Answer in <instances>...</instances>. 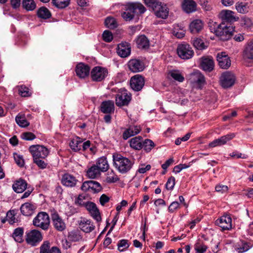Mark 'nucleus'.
Instances as JSON below:
<instances>
[{
	"label": "nucleus",
	"instance_id": "obj_1",
	"mask_svg": "<svg viewBox=\"0 0 253 253\" xmlns=\"http://www.w3.org/2000/svg\"><path fill=\"white\" fill-rule=\"evenodd\" d=\"M114 165L117 169L122 174L128 172L132 167L133 162L120 155L113 156Z\"/></svg>",
	"mask_w": 253,
	"mask_h": 253
},
{
	"label": "nucleus",
	"instance_id": "obj_2",
	"mask_svg": "<svg viewBox=\"0 0 253 253\" xmlns=\"http://www.w3.org/2000/svg\"><path fill=\"white\" fill-rule=\"evenodd\" d=\"M33 223L34 226L39 227L43 230H47L50 224L49 215L45 212H40L34 218Z\"/></svg>",
	"mask_w": 253,
	"mask_h": 253
},
{
	"label": "nucleus",
	"instance_id": "obj_3",
	"mask_svg": "<svg viewBox=\"0 0 253 253\" xmlns=\"http://www.w3.org/2000/svg\"><path fill=\"white\" fill-rule=\"evenodd\" d=\"M131 99V93L125 88H121L116 95V104L119 107L127 106Z\"/></svg>",
	"mask_w": 253,
	"mask_h": 253
},
{
	"label": "nucleus",
	"instance_id": "obj_4",
	"mask_svg": "<svg viewBox=\"0 0 253 253\" xmlns=\"http://www.w3.org/2000/svg\"><path fill=\"white\" fill-rule=\"evenodd\" d=\"M29 151L32 155L33 159L45 158L49 154L48 149L43 145H32L29 148Z\"/></svg>",
	"mask_w": 253,
	"mask_h": 253
},
{
	"label": "nucleus",
	"instance_id": "obj_5",
	"mask_svg": "<svg viewBox=\"0 0 253 253\" xmlns=\"http://www.w3.org/2000/svg\"><path fill=\"white\" fill-rule=\"evenodd\" d=\"M176 51L178 56L184 60L190 59L194 55V51L192 47L187 43L179 44Z\"/></svg>",
	"mask_w": 253,
	"mask_h": 253
},
{
	"label": "nucleus",
	"instance_id": "obj_6",
	"mask_svg": "<svg viewBox=\"0 0 253 253\" xmlns=\"http://www.w3.org/2000/svg\"><path fill=\"white\" fill-rule=\"evenodd\" d=\"M42 239V233L38 230H32L26 232V241L28 244L31 246H36Z\"/></svg>",
	"mask_w": 253,
	"mask_h": 253
},
{
	"label": "nucleus",
	"instance_id": "obj_7",
	"mask_svg": "<svg viewBox=\"0 0 253 253\" xmlns=\"http://www.w3.org/2000/svg\"><path fill=\"white\" fill-rule=\"evenodd\" d=\"M50 213L54 228L59 231H63L66 225L57 211L53 209L50 210Z\"/></svg>",
	"mask_w": 253,
	"mask_h": 253
},
{
	"label": "nucleus",
	"instance_id": "obj_8",
	"mask_svg": "<svg viewBox=\"0 0 253 253\" xmlns=\"http://www.w3.org/2000/svg\"><path fill=\"white\" fill-rule=\"evenodd\" d=\"M223 26L221 27V30L219 32L217 37L222 41H227L229 40L233 35L234 31V27L231 25L230 24H225L223 22L222 23Z\"/></svg>",
	"mask_w": 253,
	"mask_h": 253
},
{
	"label": "nucleus",
	"instance_id": "obj_9",
	"mask_svg": "<svg viewBox=\"0 0 253 253\" xmlns=\"http://www.w3.org/2000/svg\"><path fill=\"white\" fill-rule=\"evenodd\" d=\"M200 66L203 70L211 72L214 67L213 58L211 56H203L199 59Z\"/></svg>",
	"mask_w": 253,
	"mask_h": 253
},
{
	"label": "nucleus",
	"instance_id": "obj_10",
	"mask_svg": "<svg viewBox=\"0 0 253 253\" xmlns=\"http://www.w3.org/2000/svg\"><path fill=\"white\" fill-rule=\"evenodd\" d=\"M108 74L107 69L101 66H95L90 71L92 79H104Z\"/></svg>",
	"mask_w": 253,
	"mask_h": 253
},
{
	"label": "nucleus",
	"instance_id": "obj_11",
	"mask_svg": "<svg viewBox=\"0 0 253 253\" xmlns=\"http://www.w3.org/2000/svg\"><path fill=\"white\" fill-rule=\"evenodd\" d=\"M85 208L92 218L97 222H100L101 220L99 210L94 203L89 201Z\"/></svg>",
	"mask_w": 253,
	"mask_h": 253
},
{
	"label": "nucleus",
	"instance_id": "obj_12",
	"mask_svg": "<svg viewBox=\"0 0 253 253\" xmlns=\"http://www.w3.org/2000/svg\"><path fill=\"white\" fill-rule=\"evenodd\" d=\"M216 59L219 67L224 69H227L231 66V60L229 56L224 52L218 53Z\"/></svg>",
	"mask_w": 253,
	"mask_h": 253
},
{
	"label": "nucleus",
	"instance_id": "obj_13",
	"mask_svg": "<svg viewBox=\"0 0 253 253\" xmlns=\"http://www.w3.org/2000/svg\"><path fill=\"white\" fill-rule=\"evenodd\" d=\"M235 136V134L234 133H230L214 140L209 143V146L211 148L222 146L225 144L227 142L232 139Z\"/></svg>",
	"mask_w": 253,
	"mask_h": 253
},
{
	"label": "nucleus",
	"instance_id": "obj_14",
	"mask_svg": "<svg viewBox=\"0 0 253 253\" xmlns=\"http://www.w3.org/2000/svg\"><path fill=\"white\" fill-rule=\"evenodd\" d=\"M117 52L122 58L129 56L131 53V46L130 43L126 42H123L118 45Z\"/></svg>",
	"mask_w": 253,
	"mask_h": 253
},
{
	"label": "nucleus",
	"instance_id": "obj_15",
	"mask_svg": "<svg viewBox=\"0 0 253 253\" xmlns=\"http://www.w3.org/2000/svg\"><path fill=\"white\" fill-rule=\"evenodd\" d=\"M90 71V68L87 64L80 62L76 66V73L80 78H85L88 76Z\"/></svg>",
	"mask_w": 253,
	"mask_h": 253
},
{
	"label": "nucleus",
	"instance_id": "obj_16",
	"mask_svg": "<svg viewBox=\"0 0 253 253\" xmlns=\"http://www.w3.org/2000/svg\"><path fill=\"white\" fill-rule=\"evenodd\" d=\"M215 224L223 230H229L232 228V218L229 215L222 216L215 221Z\"/></svg>",
	"mask_w": 253,
	"mask_h": 253
},
{
	"label": "nucleus",
	"instance_id": "obj_17",
	"mask_svg": "<svg viewBox=\"0 0 253 253\" xmlns=\"http://www.w3.org/2000/svg\"><path fill=\"white\" fill-rule=\"evenodd\" d=\"M153 11L157 17L164 19L168 17L169 13V9L166 4L162 2H161Z\"/></svg>",
	"mask_w": 253,
	"mask_h": 253
},
{
	"label": "nucleus",
	"instance_id": "obj_18",
	"mask_svg": "<svg viewBox=\"0 0 253 253\" xmlns=\"http://www.w3.org/2000/svg\"><path fill=\"white\" fill-rule=\"evenodd\" d=\"M127 65L130 70L134 73L141 72L145 68L143 62L137 59H130Z\"/></svg>",
	"mask_w": 253,
	"mask_h": 253
},
{
	"label": "nucleus",
	"instance_id": "obj_19",
	"mask_svg": "<svg viewBox=\"0 0 253 253\" xmlns=\"http://www.w3.org/2000/svg\"><path fill=\"white\" fill-rule=\"evenodd\" d=\"M223 22L232 23L238 20L239 18L234 15V12L229 10H223L219 14Z\"/></svg>",
	"mask_w": 253,
	"mask_h": 253
},
{
	"label": "nucleus",
	"instance_id": "obj_20",
	"mask_svg": "<svg viewBox=\"0 0 253 253\" xmlns=\"http://www.w3.org/2000/svg\"><path fill=\"white\" fill-rule=\"evenodd\" d=\"M131 3H127L125 7V11L122 13V17L126 21H130L135 15V8Z\"/></svg>",
	"mask_w": 253,
	"mask_h": 253
},
{
	"label": "nucleus",
	"instance_id": "obj_21",
	"mask_svg": "<svg viewBox=\"0 0 253 253\" xmlns=\"http://www.w3.org/2000/svg\"><path fill=\"white\" fill-rule=\"evenodd\" d=\"M141 130L140 126H130L123 132V138L124 140H126L128 138L138 134Z\"/></svg>",
	"mask_w": 253,
	"mask_h": 253
},
{
	"label": "nucleus",
	"instance_id": "obj_22",
	"mask_svg": "<svg viewBox=\"0 0 253 253\" xmlns=\"http://www.w3.org/2000/svg\"><path fill=\"white\" fill-rule=\"evenodd\" d=\"M78 182V180L74 176L66 173L62 176L61 183L66 187H74Z\"/></svg>",
	"mask_w": 253,
	"mask_h": 253
},
{
	"label": "nucleus",
	"instance_id": "obj_23",
	"mask_svg": "<svg viewBox=\"0 0 253 253\" xmlns=\"http://www.w3.org/2000/svg\"><path fill=\"white\" fill-rule=\"evenodd\" d=\"M79 227L85 233H90L95 228V226L91 221L85 218L81 220L79 223Z\"/></svg>",
	"mask_w": 253,
	"mask_h": 253
},
{
	"label": "nucleus",
	"instance_id": "obj_24",
	"mask_svg": "<svg viewBox=\"0 0 253 253\" xmlns=\"http://www.w3.org/2000/svg\"><path fill=\"white\" fill-rule=\"evenodd\" d=\"M137 47L141 49H147L150 46L148 39L144 35L139 36L136 39Z\"/></svg>",
	"mask_w": 253,
	"mask_h": 253
},
{
	"label": "nucleus",
	"instance_id": "obj_25",
	"mask_svg": "<svg viewBox=\"0 0 253 253\" xmlns=\"http://www.w3.org/2000/svg\"><path fill=\"white\" fill-rule=\"evenodd\" d=\"M114 102L112 100L103 101L100 106L101 111L105 114H111L114 112Z\"/></svg>",
	"mask_w": 253,
	"mask_h": 253
},
{
	"label": "nucleus",
	"instance_id": "obj_26",
	"mask_svg": "<svg viewBox=\"0 0 253 253\" xmlns=\"http://www.w3.org/2000/svg\"><path fill=\"white\" fill-rule=\"evenodd\" d=\"M27 183L25 180L19 179L16 180L12 185L13 190L18 193H22L27 188Z\"/></svg>",
	"mask_w": 253,
	"mask_h": 253
},
{
	"label": "nucleus",
	"instance_id": "obj_27",
	"mask_svg": "<svg viewBox=\"0 0 253 253\" xmlns=\"http://www.w3.org/2000/svg\"><path fill=\"white\" fill-rule=\"evenodd\" d=\"M142 139V137L140 136L130 139L128 141L130 147L136 150L141 149L143 148Z\"/></svg>",
	"mask_w": 253,
	"mask_h": 253
},
{
	"label": "nucleus",
	"instance_id": "obj_28",
	"mask_svg": "<svg viewBox=\"0 0 253 253\" xmlns=\"http://www.w3.org/2000/svg\"><path fill=\"white\" fill-rule=\"evenodd\" d=\"M196 3L193 0H184L182 3V8L186 13H189L196 10Z\"/></svg>",
	"mask_w": 253,
	"mask_h": 253
},
{
	"label": "nucleus",
	"instance_id": "obj_29",
	"mask_svg": "<svg viewBox=\"0 0 253 253\" xmlns=\"http://www.w3.org/2000/svg\"><path fill=\"white\" fill-rule=\"evenodd\" d=\"M244 58L247 61H253V41L247 45L243 53Z\"/></svg>",
	"mask_w": 253,
	"mask_h": 253
},
{
	"label": "nucleus",
	"instance_id": "obj_30",
	"mask_svg": "<svg viewBox=\"0 0 253 253\" xmlns=\"http://www.w3.org/2000/svg\"><path fill=\"white\" fill-rule=\"evenodd\" d=\"M203 27V23L200 19L194 20L189 25V29L193 34L199 33Z\"/></svg>",
	"mask_w": 253,
	"mask_h": 253
},
{
	"label": "nucleus",
	"instance_id": "obj_31",
	"mask_svg": "<svg viewBox=\"0 0 253 253\" xmlns=\"http://www.w3.org/2000/svg\"><path fill=\"white\" fill-rule=\"evenodd\" d=\"M40 253H61V252L59 249L55 247L50 249L49 242L45 241L41 246Z\"/></svg>",
	"mask_w": 253,
	"mask_h": 253
},
{
	"label": "nucleus",
	"instance_id": "obj_32",
	"mask_svg": "<svg viewBox=\"0 0 253 253\" xmlns=\"http://www.w3.org/2000/svg\"><path fill=\"white\" fill-rule=\"evenodd\" d=\"M101 172H105L109 169V164L106 158H99L95 165Z\"/></svg>",
	"mask_w": 253,
	"mask_h": 253
},
{
	"label": "nucleus",
	"instance_id": "obj_33",
	"mask_svg": "<svg viewBox=\"0 0 253 253\" xmlns=\"http://www.w3.org/2000/svg\"><path fill=\"white\" fill-rule=\"evenodd\" d=\"M34 206L29 203H26L22 205L20 208L21 213L25 216L31 215L34 212Z\"/></svg>",
	"mask_w": 253,
	"mask_h": 253
},
{
	"label": "nucleus",
	"instance_id": "obj_34",
	"mask_svg": "<svg viewBox=\"0 0 253 253\" xmlns=\"http://www.w3.org/2000/svg\"><path fill=\"white\" fill-rule=\"evenodd\" d=\"M83 140L79 137H76L71 140L69 145L74 151L77 152L81 149Z\"/></svg>",
	"mask_w": 253,
	"mask_h": 253
},
{
	"label": "nucleus",
	"instance_id": "obj_35",
	"mask_svg": "<svg viewBox=\"0 0 253 253\" xmlns=\"http://www.w3.org/2000/svg\"><path fill=\"white\" fill-rule=\"evenodd\" d=\"M208 25L210 31L211 33H214L216 36H217L220 30H221V27L223 26L222 25V23L218 24L217 22L211 20L209 21Z\"/></svg>",
	"mask_w": 253,
	"mask_h": 253
},
{
	"label": "nucleus",
	"instance_id": "obj_36",
	"mask_svg": "<svg viewBox=\"0 0 253 253\" xmlns=\"http://www.w3.org/2000/svg\"><path fill=\"white\" fill-rule=\"evenodd\" d=\"M100 172L97 167L94 165L87 170L86 175L88 177L93 179L100 176Z\"/></svg>",
	"mask_w": 253,
	"mask_h": 253
},
{
	"label": "nucleus",
	"instance_id": "obj_37",
	"mask_svg": "<svg viewBox=\"0 0 253 253\" xmlns=\"http://www.w3.org/2000/svg\"><path fill=\"white\" fill-rule=\"evenodd\" d=\"M145 80H130L129 84L131 88L134 91L140 90L144 85Z\"/></svg>",
	"mask_w": 253,
	"mask_h": 253
},
{
	"label": "nucleus",
	"instance_id": "obj_38",
	"mask_svg": "<svg viewBox=\"0 0 253 253\" xmlns=\"http://www.w3.org/2000/svg\"><path fill=\"white\" fill-rule=\"evenodd\" d=\"M15 121L16 123L22 127H27L29 126L30 123L27 120L24 115L18 114L15 117Z\"/></svg>",
	"mask_w": 253,
	"mask_h": 253
},
{
	"label": "nucleus",
	"instance_id": "obj_39",
	"mask_svg": "<svg viewBox=\"0 0 253 253\" xmlns=\"http://www.w3.org/2000/svg\"><path fill=\"white\" fill-rule=\"evenodd\" d=\"M22 7L27 11H33L36 8V4L34 0H23Z\"/></svg>",
	"mask_w": 253,
	"mask_h": 253
},
{
	"label": "nucleus",
	"instance_id": "obj_40",
	"mask_svg": "<svg viewBox=\"0 0 253 253\" xmlns=\"http://www.w3.org/2000/svg\"><path fill=\"white\" fill-rule=\"evenodd\" d=\"M37 15L40 18L44 19H48L51 16L49 10L45 7H42L40 8L38 10Z\"/></svg>",
	"mask_w": 253,
	"mask_h": 253
},
{
	"label": "nucleus",
	"instance_id": "obj_41",
	"mask_svg": "<svg viewBox=\"0 0 253 253\" xmlns=\"http://www.w3.org/2000/svg\"><path fill=\"white\" fill-rule=\"evenodd\" d=\"M24 233V230L23 228L18 227L16 228L12 234V237L15 240V241L21 243L22 241V237Z\"/></svg>",
	"mask_w": 253,
	"mask_h": 253
},
{
	"label": "nucleus",
	"instance_id": "obj_42",
	"mask_svg": "<svg viewBox=\"0 0 253 253\" xmlns=\"http://www.w3.org/2000/svg\"><path fill=\"white\" fill-rule=\"evenodd\" d=\"M70 0H52L53 4L58 8H64L68 6Z\"/></svg>",
	"mask_w": 253,
	"mask_h": 253
},
{
	"label": "nucleus",
	"instance_id": "obj_43",
	"mask_svg": "<svg viewBox=\"0 0 253 253\" xmlns=\"http://www.w3.org/2000/svg\"><path fill=\"white\" fill-rule=\"evenodd\" d=\"M236 9L240 13H246L248 12L249 7L248 3L243 2H238L236 4Z\"/></svg>",
	"mask_w": 253,
	"mask_h": 253
},
{
	"label": "nucleus",
	"instance_id": "obj_44",
	"mask_svg": "<svg viewBox=\"0 0 253 253\" xmlns=\"http://www.w3.org/2000/svg\"><path fill=\"white\" fill-rule=\"evenodd\" d=\"M193 46L197 49L203 50L207 47L203 40L200 38H196L192 42Z\"/></svg>",
	"mask_w": 253,
	"mask_h": 253
},
{
	"label": "nucleus",
	"instance_id": "obj_45",
	"mask_svg": "<svg viewBox=\"0 0 253 253\" xmlns=\"http://www.w3.org/2000/svg\"><path fill=\"white\" fill-rule=\"evenodd\" d=\"M119 178L114 170H111L107 173L106 180L108 183H114L119 181Z\"/></svg>",
	"mask_w": 253,
	"mask_h": 253
},
{
	"label": "nucleus",
	"instance_id": "obj_46",
	"mask_svg": "<svg viewBox=\"0 0 253 253\" xmlns=\"http://www.w3.org/2000/svg\"><path fill=\"white\" fill-rule=\"evenodd\" d=\"M102 189V187L99 183L95 181L90 180V191L93 193H98L100 192Z\"/></svg>",
	"mask_w": 253,
	"mask_h": 253
},
{
	"label": "nucleus",
	"instance_id": "obj_47",
	"mask_svg": "<svg viewBox=\"0 0 253 253\" xmlns=\"http://www.w3.org/2000/svg\"><path fill=\"white\" fill-rule=\"evenodd\" d=\"M105 25L110 29H114L117 27V23L116 20L113 18L108 17L105 20Z\"/></svg>",
	"mask_w": 253,
	"mask_h": 253
},
{
	"label": "nucleus",
	"instance_id": "obj_48",
	"mask_svg": "<svg viewBox=\"0 0 253 253\" xmlns=\"http://www.w3.org/2000/svg\"><path fill=\"white\" fill-rule=\"evenodd\" d=\"M143 147L146 152H150L154 147V143L150 139H146L142 142Z\"/></svg>",
	"mask_w": 253,
	"mask_h": 253
},
{
	"label": "nucleus",
	"instance_id": "obj_49",
	"mask_svg": "<svg viewBox=\"0 0 253 253\" xmlns=\"http://www.w3.org/2000/svg\"><path fill=\"white\" fill-rule=\"evenodd\" d=\"M18 87V93L22 97H28L31 95L29 88L25 85H21Z\"/></svg>",
	"mask_w": 253,
	"mask_h": 253
},
{
	"label": "nucleus",
	"instance_id": "obj_50",
	"mask_svg": "<svg viewBox=\"0 0 253 253\" xmlns=\"http://www.w3.org/2000/svg\"><path fill=\"white\" fill-rule=\"evenodd\" d=\"M69 239L73 242H77L81 240L82 236L78 231H71L69 233Z\"/></svg>",
	"mask_w": 253,
	"mask_h": 253
},
{
	"label": "nucleus",
	"instance_id": "obj_51",
	"mask_svg": "<svg viewBox=\"0 0 253 253\" xmlns=\"http://www.w3.org/2000/svg\"><path fill=\"white\" fill-rule=\"evenodd\" d=\"M89 201H85L84 196L80 195L75 200V204L81 207H85Z\"/></svg>",
	"mask_w": 253,
	"mask_h": 253
},
{
	"label": "nucleus",
	"instance_id": "obj_52",
	"mask_svg": "<svg viewBox=\"0 0 253 253\" xmlns=\"http://www.w3.org/2000/svg\"><path fill=\"white\" fill-rule=\"evenodd\" d=\"M129 246L127 240L125 239L121 240L118 244V250L120 252H123L127 249Z\"/></svg>",
	"mask_w": 253,
	"mask_h": 253
},
{
	"label": "nucleus",
	"instance_id": "obj_53",
	"mask_svg": "<svg viewBox=\"0 0 253 253\" xmlns=\"http://www.w3.org/2000/svg\"><path fill=\"white\" fill-rule=\"evenodd\" d=\"M194 248L197 253H204L207 249V247L203 243L198 242L195 245Z\"/></svg>",
	"mask_w": 253,
	"mask_h": 253
},
{
	"label": "nucleus",
	"instance_id": "obj_54",
	"mask_svg": "<svg viewBox=\"0 0 253 253\" xmlns=\"http://www.w3.org/2000/svg\"><path fill=\"white\" fill-rule=\"evenodd\" d=\"M191 79H204V76L201 72L198 70H194L189 75Z\"/></svg>",
	"mask_w": 253,
	"mask_h": 253
},
{
	"label": "nucleus",
	"instance_id": "obj_55",
	"mask_svg": "<svg viewBox=\"0 0 253 253\" xmlns=\"http://www.w3.org/2000/svg\"><path fill=\"white\" fill-rule=\"evenodd\" d=\"M169 75L173 79H184V77L181 75L179 70H172L169 71Z\"/></svg>",
	"mask_w": 253,
	"mask_h": 253
},
{
	"label": "nucleus",
	"instance_id": "obj_56",
	"mask_svg": "<svg viewBox=\"0 0 253 253\" xmlns=\"http://www.w3.org/2000/svg\"><path fill=\"white\" fill-rule=\"evenodd\" d=\"M191 84L193 88L201 89L206 84V82L205 80H194Z\"/></svg>",
	"mask_w": 253,
	"mask_h": 253
},
{
	"label": "nucleus",
	"instance_id": "obj_57",
	"mask_svg": "<svg viewBox=\"0 0 253 253\" xmlns=\"http://www.w3.org/2000/svg\"><path fill=\"white\" fill-rule=\"evenodd\" d=\"M235 80H219L220 85L224 88L232 86L235 84Z\"/></svg>",
	"mask_w": 253,
	"mask_h": 253
},
{
	"label": "nucleus",
	"instance_id": "obj_58",
	"mask_svg": "<svg viewBox=\"0 0 253 253\" xmlns=\"http://www.w3.org/2000/svg\"><path fill=\"white\" fill-rule=\"evenodd\" d=\"M13 157L15 163L18 166L22 167L24 165V161L21 156L17 153L13 154Z\"/></svg>",
	"mask_w": 253,
	"mask_h": 253
},
{
	"label": "nucleus",
	"instance_id": "obj_59",
	"mask_svg": "<svg viewBox=\"0 0 253 253\" xmlns=\"http://www.w3.org/2000/svg\"><path fill=\"white\" fill-rule=\"evenodd\" d=\"M146 5L153 10L161 2L159 0H144Z\"/></svg>",
	"mask_w": 253,
	"mask_h": 253
},
{
	"label": "nucleus",
	"instance_id": "obj_60",
	"mask_svg": "<svg viewBox=\"0 0 253 253\" xmlns=\"http://www.w3.org/2000/svg\"><path fill=\"white\" fill-rule=\"evenodd\" d=\"M102 38L105 42H109L113 40V35L111 32L105 30L102 34Z\"/></svg>",
	"mask_w": 253,
	"mask_h": 253
},
{
	"label": "nucleus",
	"instance_id": "obj_61",
	"mask_svg": "<svg viewBox=\"0 0 253 253\" xmlns=\"http://www.w3.org/2000/svg\"><path fill=\"white\" fill-rule=\"evenodd\" d=\"M21 138L25 140H32L36 138L35 135L31 132H25L21 134Z\"/></svg>",
	"mask_w": 253,
	"mask_h": 253
},
{
	"label": "nucleus",
	"instance_id": "obj_62",
	"mask_svg": "<svg viewBox=\"0 0 253 253\" xmlns=\"http://www.w3.org/2000/svg\"><path fill=\"white\" fill-rule=\"evenodd\" d=\"M175 178L173 176H171L170 177L166 184V188L168 189V190H171L173 189L174 185H175Z\"/></svg>",
	"mask_w": 253,
	"mask_h": 253
},
{
	"label": "nucleus",
	"instance_id": "obj_63",
	"mask_svg": "<svg viewBox=\"0 0 253 253\" xmlns=\"http://www.w3.org/2000/svg\"><path fill=\"white\" fill-rule=\"evenodd\" d=\"M33 160L34 163H35L40 169H44L47 166V163L40 159V158H35L33 159Z\"/></svg>",
	"mask_w": 253,
	"mask_h": 253
},
{
	"label": "nucleus",
	"instance_id": "obj_64",
	"mask_svg": "<svg viewBox=\"0 0 253 253\" xmlns=\"http://www.w3.org/2000/svg\"><path fill=\"white\" fill-rule=\"evenodd\" d=\"M215 189L217 192L223 194L227 192L228 187L226 185L219 184L215 186Z\"/></svg>",
	"mask_w": 253,
	"mask_h": 253
}]
</instances>
